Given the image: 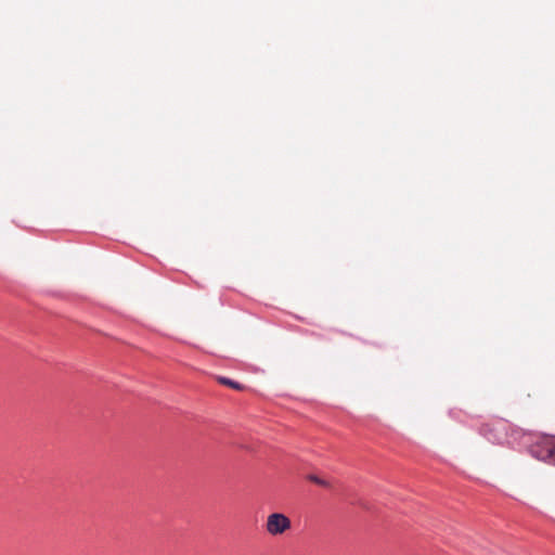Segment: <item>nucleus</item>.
Segmentation results:
<instances>
[{
  "label": "nucleus",
  "mask_w": 555,
  "mask_h": 555,
  "mask_svg": "<svg viewBox=\"0 0 555 555\" xmlns=\"http://www.w3.org/2000/svg\"><path fill=\"white\" fill-rule=\"evenodd\" d=\"M531 454L542 461H547L555 465V441L552 439H544L531 447Z\"/></svg>",
  "instance_id": "obj_2"
},
{
  "label": "nucleus",
  "mask_w": 555,
  "mask_h": 555,
  "mask_svg": "<svg viewBox=\"0 0 555 555\" xmlns=\"http://www.w3.org/2000/svg\"><path fill=\"white\" fill-rule=\"evenodd\" d=\"M218 380L222 385L230 386L231 388H234V389H238L240 390V389L243 388V386L241 384H238L237 382L232 380V379H230L228 377L220 376V377H218Z\"/></svg>",
  "instance_id": "obj_3"
},
{
  "label": "nucleus",
  "mask_w": 555,
  "mask_h": 555,
  "mask_svg": "<svg viewBox=\"0 0 555 555\" xmlns=\"http://www.w3.org/2000/svg\"><path fill=\"white\" fill-rule=\"evenodd\" d=\"M308 479L319 486H322V487H327L328 483L324 480V479H321L320 477H318L317 475H309L308 476Z\"/></svg>",
  "instance_id": "obj_4"
},
{
  "label": "nucleus",
  "mask_w": 555,
  "mask_h": 555,
  "mask_svg": "<svg viewBox=\"0 0 555 555\" xmlns=\"http://www.w3.org/2000/svg\"><path fill=\"white\" fill-rule=\"evenodd\" d=\"M291 519L282 513H272L268 516L266 530L271 535H280L289 530Z\"/></svg>",
  "instance_id": "obj_1"
}]
</instances>
